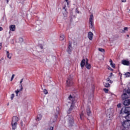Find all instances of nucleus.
Returning <instances> with one entry per match:
<instances>
[{"label":"nucleus","mask_w":130,"mask_h":130,"mask_svg":"<svg viewBox=\"0 0 130 130\" xmlns=\"http://www.w3.org/2000/svg\"><path fill=\"white\" fill-rule=\"evenodd\" d=\"M77 100H78V99L76 97L72 95L69 96L68 99V102L70 104V108L68 111V113H71V112L75 107V103L77 102Z\"/></svg>","instance_id":"obj_1"},{"label":"nucleus","mask_w":130,"mask_h":130,"mask_svg":"<svg viewBox=\"0 0 130 130\" xmlns=\"http://www.w3.org/2000/svg\"><path fill=\"white\" fill-rule=\"evenodd\" d=\"M125 117L126 121L122 122L121 130H128V128L130 127V114L126 116Z\"/></svg>","instance_id":"obj_2"},{"label":"nucleus","mask_w":130,"mask_h":130,"mask_svg":"<svg viewBox=\"0 0 130 130\" xmlns=\"http://www.w3.org/2000/svg\"><path fill=\"white\" fill-rule=\"evenodd\" d=\"M85 65L87 70H90L91 69V64L89 63V60H88L87 58L86 59H83L80 63L81 68H84Z\"/></svg>","instance_id":"obj_3"},{"label":"nucleus","mask_w":130,"mask_h":130,"mask_svg":"<svg viewBox=\"0 0 130 130\" xmlns=\"http://www.w3.org/2000/svg\"><path fill=\"white\" fill-rule=\"evenodd\" d=\"M130 97V90H124L123 94L121 95V98L123 100H125Z\"/></svg>","instance_id":"obj_4"},{"label":"nucleus","mask_w":130,"mask_h":130,"mask_svg":"<svg viewBox=\"0 0 130 130\" xmlns=\"http://www.w3.org/2000/svg\"><path fill=\"white\" fill-rule=\"evenodd\" d=\"M121 114H127L126 116H124V117L126 116H127L129 114H130V107H127L124 108V109H122L121 110L120 112Z\"/></svg>","instance_id":"obj_5"},{"label":"nucleus","mask_w":130,"mask_h":130,"mask_svg":"<svg viewBox=\"0 0 130 130\" xmlns=\"http://www.w3.org/2000/svg\"><path fill=\"white\" fill-rule=\"evenodd\" d=\"M73 76L70 75V77L68 78V80H67V86L68 87H71L73 86V84L74 83L73 82Z\"/></svg>","instance_id":"obj_6"},{"label":"nucleus","mask_w":130,"mask_h":130,"mask_svg":"<svg viewBox=\"0 0 130 130\" xmlns=\"http://www.w3.org/2000/svg\"><path fill=\"white\" fill-rule=\"evenodd\" d=\"M113 113H114V109H109L107 110V115L109 117V118H111L113 116Z\"/></svg>","instance_id":"obj_7"},{"label":"nucleus","mask_w":130,"mask_h":130,"mask_svg":"<svg viewBox=\"0 0 130 130\" xmlns=\"http://www.w3.org/2000/svg\"><path fill=\"white\" fill-rule=\"evenodd\" d=\"M93 20H94V17L93 16V14L90 15L89 18V28H93Z\"/></svg>","instance_id":"obj_8"},{"label":"nucleus","mask_w":130,"mask_h":130,"mask_svg":"<svg viewBox=\"0 0 130 130\" xmlns=\"http://www.w3.org/2000/svg\"><path fill=\"white\" fill-rule=\"evenodd\" d=\"M72 42H69V44L67 49V52H68L69 54H71V52H72Z\"/></svg>","instance_id":"obj_9"},{"label":"nucleus","mask_w":130,"mask_h":130,"mask_svg":"<svg viewBox=\"0 0 130 130\" xmlns=\"http://www.w3.org/2000/svg\"><path fill=\"white\" fill-rule=\"evenodd\" d=\"M19 121V118L17 116H14L12 118V122L13 123H18V121Z\"/></svg>","instance_id":"obj_10"},{"label":"nucleus","mask_w":130,"mask_h":130,"mask_svg":"<svg viewBox=\"0 0 130 130\" xmlns=\"http://www.w3.org/2000/svg\"><path fill=\"white\" fill-rule=\"evenodd\" d=\"M121 63L122 64H123V66H129L130 62L128 60H121Z\"/></svg>","instance_id":"obj_11"},{"label":"nucleus","mask_w":130,"mask_h":130,"mask_svg":"<svg viewBox=\"0 0 130 130\" xmlns=\"http://www.w3.org/2000/svg\"><path fill=\"white\" fill-rule=\"evenodd\" d=\"M88 38H89V40H93V32L90 31L88 34Z\"/></svg>","instance_id":"obj_12"},{"label":"nucleus","mask_w":130,"mask_h":130,"mask_svg":"<svg viewBox=\"0 0 130 130\" xmlns=\"http://www.w3.org/2000/svg\"><path fill=\"white\" fill-rule=\"evenodd\" d=\"M10 31H15L16 30V26L15 25H11L9 27Z\"/></svg>","instance_id":"obj_13"},{"label":"nucleus","mask_w":130,"mask_h":130,"mask_svg":"<svg viewBox=\"0 0 130 130\" xmlns=\"http://www.w3.org/2000/svg\"><path fill=\"white\" fill-rule=\"evenodd\" d=\"M129 104H130V100H125L123 103V105L125 106H128V105H129Z\"/></svg>","instance_id":"obj_14"},{"label":"nucleus","mask_w":130,"mask_h":130,"mask_svg":"<svg viewBox=\"0 0 130 130\" xmlns=\"http://www.w3.org/2000/svg\"><path fill=\"white\" fill-rule=\"evenodd\" d=\"M68 120H69L70 125L72 126L74 124V119L73 118H69Z\"/></svg>","instance_id":"obj_15"},{"label":"nucleus","mask_w":130,"mask_h":130,"mask_svg":"<svg viewBox=\"0 0 130 130\" xmlns=\"http://www.w3.org/2000/svg\"><path fill=\"white\" fill-rule=\"evenodd\" d=\"M12 129H16L17 128V125L18 123H11Z\"/></svg>","instance_id":"obj_16"},{"label":"nucleus","mask_w":130,"mask_h":130,"mask_svg":"<svg viewBox=\"0 0 130 130\" xmlns=\"http://www.w3.org/2000/svg\"><path fill=\"white\" fill-rule=\"evenodd\" d=\"M87 114L88 116L91 115V111L90 110V108H87L86 110Z\"/></svg>","instance_id":"obj_17"},{"label":"nucleus","mask_w":130,"mask_h":130,"mask_svg":"<svg viewBox=\"0 0 130 130\" xmlns=\"http://www.w3.org/2000/svg\"><path fill=\"white\" fill-rule=\"evenodd\" d=\"M7 57L8 58H9V59H11V58H12V55L11 54H10V53L9 52V51H7Z\"/></svg>","instance_id":"obj_18"},{"label":"nucleus","mask_w":130,"mask_h":130,"mask_svg":"<svg viewBox=\"0 0 130 130\" xmlns=\"http://www.w3.org/2000/svg\"><path fill=\"white\" fill-rule=\"evenodd\" d=\"M24 79H22L20 82V91H22L23 90V86H22V83L23 82Z\"/></svg>","instance_id":"obj_19"},{"label":"nucleus","mask_w":130,"mask_h":130,"mask_svg":"<svg viewBox=\"0 0 130 130\" xmlns=\"http://www.w3.org/2000/svg\"><path fill=\"white\" fill-rule=\"evenodd\" d=\"M128 28L127 27H125L123 29V30H122V33H125V32H127Z\"/></svg>","instance_id":"obj_20"},{"label":"nucleus","mask_w":130,"mask_h":130,"mask_svg":"<svg viewBox=\"0 0 130 130\" xmlns=\"http://www.w3.org/2000/svg\"><path fill=\"white\" fill-rule=\"evenodd\" d=\"M125 78H129L130 77V73L126 72L124 74Z\"/></svg>","instance_id":"obj_21"},{"label":"nucleus","mask_w":130,"mask_h":130,"mask_svg":"<svg viewBox=\"0 0 130 130\" xmlns=\"http://www.w3.org/2000/svg\"><path fill=\"white\" fill-rule=\"evenodd\" d=\"M41 118H42V114H39L37 116V120H41Z\"/></svg>","instance_id":"obj_22"},{"label":"nucleus","mask_w":130,"mask_h":130,"mask_svg":"<svg viewBox=\"0 0 130 130\" xmlns=\"http://www.w3.org/2000/svg\"><path fill=\"white\" fill-rule=\"evenodd\" d=\"M60 40H61V41H62V40H64V35H60Z\"/></svg>","instance_id":"obj_23"},{"label":"nucleus","mask_w":130,"mask_h":130,"mask_svg":"<svg viewBox=\"0 0 130 130\" xmlns=\"http://www.w3.org/2000/svg\"><path fill=\"white\" fill-rule=\"evenodd\" d=\"M104 85L106 88H108V87H110V84L109 83H104Z\"/></svg>","instance_id":"obj_24"},{"label":"nucleus","mask_w":130,"mask_h":130,"mask_svg":"<svg viewBox=\"0 0 130 130\" xmlns=\"http://www.w3.org/2000/svg\"><path fill=\"white\" fill-rule=\"evenodd\" d=\"M80 117L81 119H83V118H84V112H82V113L80 114Z\"/></svg>","instance_id":"obj_25"},{"label":"nucleus","mask_w":130,"mask_h":130,"mask_svg":"<svg viewBox=\"0 0 130 130\" xmlns=\"http://www.w3.org/2000/svg\"><path fill=\"white\" fill-rule=\"evenodd\" d=\"M98 50L99 51H101V52H105V50H104V49L99 48Z\"/></svg>","instance_id":"obj_26"},{"label":"nucleus","mask_w":130,"mask_h":130,"mask_svg":"<svg viewBox=\"0 0 130 130\" xmlns=\"http://www.w3.org/2000/svg\"><path fill=\"white\" fill-rule=\"evenodd\" d=\"M21 89L19 90V89H17V90L15 91V93L16 94V96H18V93H20V92H21Z\"/></svg>","instance_id":"obj_27"},{"label":"nucleus","mask_w":130,"mask_h":130,"mask_svg":"<svg viewBox=\"0 0 130 130\" xmlns=\"http://www.w3.org/2000/svg\"><path fill=\"white\" fill-rule=\"evenodd\" d=\"M107 82H109V83H112V81L110 80V78H109V77H108L107 79H106Z\"/></svg>","instance_id":"obj_28"},{"label":"nucleus","mask_w":130,"mask_h":130,"mask_svg":"<svg viewBox=\"0 0 130 130\" xmlns=\"http://www.w3.org/2000/svg\"><path fill=\"white\" fill-rule=\"evenodd\" d=\"M14 97H15V94L14 93L12 94L11 97V100H13V99H14Z\"/></svg>","instance_id":"obj_29"},{"label":"nucleus","mask_w":130,"mask_h":130,"mask_svg":"<svg viewBox=\"0 0 130 130\" xmlns=\"http://www.w3.org/2000/svg\"><path fill=\"white\" fill-rule=\"evenodd\" d=\"M112 68H113L114 69L115 68V64L112 63V64H110Z\"/></svg>","instance_id":"obj_30"},{"label":"nucleus","mask_w":130,"mask_h":130,"mask_svg":"<svg viewBox=\"0 0 130 130\" xmlns=\"http://www.w3.org/2000/svg\"><path fill=\"white\" fill-rule=\"evenodd\" d=\"M14 78H15V75L14 74L12 75V76L11 79V81H12L13 80H14Z\"/></svg>","instance_id":"obj_31"},{"label":"nucleus","mask_w":130,"mask_h":130,"mask_svg":"<svg viewBox=\"0 0 130 130\" xmlns=\"http://www.w3.org/2000/svg\"><path fill=\"white\" fill-rule=\"evenodd\" d=\"M104 91H105V93H108V89L104 88Z\"/></svg>","instance_id":"obj_32"},{"label":"nucleus","mask_w":130,"mask_h":130,"mask_svg":"<svg viewBox=\"0 0 130 130\" xmlns=\"http://www.w3.org/2000/svg\"><path fill=\"white\" fill-rule=\"evenodd\" d=\"M44 94H48V92H47V90L44 89Z\"/></svg>","instance_id":"obj_33"},{"label":"nucleus","mask_w":130,"mask_h":130,"mask_svg":"<svg viewBox=\"0 0 130 130\" xmlns=\"http://www.w3.org/2000/svg\"><path fill=\"white\" fill-rule=\"evenodd\" d=\"M23 38H19L20 42H23Z\"/></svg>","instance_id":"obj_34"},{"label":"nucleus","mask_w":130,"mask_h":130,"mask_svg":"<svg viewBox=\"0 0 130 130\" xmlns=\"http://www.w3.org/2000/svg\"><path fill=\"white\" fill-rule=\"evenodd\" d=\"M56 110H57L56 114H58V111H59V108H56Z\"/></svg>","instance_id":"obj_35"},{"label":"nucleus","mask_w":130,"mask_h":130,"mask_svg":"<svg viewBox=\"0 0 130 130\" xmlns=\"http://www.w3.org/2000/svg\"><path fill=\"white\" fill-rule=\"evenodd\" d=\"M120 106H121V104H119L117 105L118 108H120Z\"/></svg>","instance_id":"obj_36"},{"label":"nucleus","mask_w":130,"mask_h":130,"mask_svg":"<svg viewBox=\"0 0 130 130\" xmlns=\"http://www.w3.org/2000/svg\"><path fill=\"white\" fill-rule=\"evenodd\" d=\"M48 130H53V127H50Z\"/></svg>","instance_id":"obj_37"},{"label":"nucleus","mask_w":130,"mask_h":130,"mask_svg":"<svg viewBox=\"0 0 130 130\" xmlns=\"http://www.w3.org/2000/svg\"><path fill=\"white\" fill-rule=\"evenodd\" d=\"M110 64H112V63H113V62H112V60L111 59H110Z\"/></svg>","instance_id":"obj_38"},{"label":"nucleus","mask_w":130,"mask_h":130,"mask_svg":"<svg viewBox=\"0 0 130 130\" xmlns=\"http://www.w3.org/2000/svg\"><path fill=\"white\" fill-rule=\"evenodd\" d=\"M126 2V0H122V3H125Z\"/></svg>","instance_id":"obj_39"},{"label":"nucleus","mask_w":130,"mask_h":130,"mask_svg":"<svg viewBox=\"0 0 130 130\" xmlns=\"http://www.w3.org/2000/svg\"><path fill=\"white\" fill-rule=\"evenodd\" d=\"M0 31H3V27H0Z\"/></svg>","instance_id":"obj_40"},{"label":"nucleus","mask_w":130,"mask_h":130,"mask_svg":"<svg viewBox=\"0 0 130 130\" xmlns=\"http://www.w3.org/2000/svg\"><path fill=\"white\" fill-rule=\"evenodd\" d=\"M20 123H21V126H23V121H21Z\"/></svg>","instance_id":"obj_41"},{"label":"nucleus","mask_w":130,"mask_h":130,"mask_svg":"<svg viewBox=\"0 0 130 130\" xmlns=\"http://www.w3.org/2000/svg\"><path fill=\"white\" fill-rule=\"evenodd\" d=\"M76 13H77V14H80V12L79 11H76Z\"/></svg>","instance_id":"obj_42"},{"label":"nucleus","mask_w":130,"mask_h":130,"mask_svg":"<svg viewBox=\"0 0 130 130\" xmlns=\"http://www.w3.org/2000/svg\"><path fill=\"white\" fill-rule=\"evenodd\" d=\"M40 48H41V49H42L43 48V46H40Z\"/></svg>","instance_id":"obj_43"},{"label":"nucleus","mask_w":130,"mask_h":130,"mask_svg":"<svg viewBox=\"0 0 130 130\" xmlns=\"http://www.w3.org/2000/svg\"><path fill=\"white\" fill-rule=\"evenodd\" d=\"M2 48V45L0 44V49Z\"/></svg>","instance_id":"obj_44"},{"label":"nucleus","mask_w":130,"mask_h":130,"mask_svg":"<svg viewBox=\"0 0 130 130\" xmlns=\"http://www.w3.org/2000/svg\"><path fill=\"white\" fill-rule=\"evenodd\" d=\"M111 76H112V73H111Z\"/></svg>","instance_id":"obj_45"},{"label":"nucleus","mask_w":130,"mask_h":130,"mask_svg":"<svg viewBox=\"0 0 130 130\" xmlns=\"http://www.w3.org/2000/svg\"><path fill=\"white\" fill-rule=\"evenodd\" d=\"M7 3H8V2H9V0H7Z\"/></svg>","instance_id":"obj_46"},{"label":"nucleus","mask_w":130,"mask_h":130,"mask_svg":"<svg viewBox=\"0 0 130 130\" xmlns=\"http://www.w3.org/2000/svg\"><path fill=\"white\" fill-rule=\"evenodd\" d=\"M127 37H129L128 35H127Z\"/></svg>","instance_id":"obj_47"},{"label":"nucleus","mask_w":130,"mask_h":130,"mask_svg":"<svg viewBox=\"0 0 130 130\" xmlns=\"http://www.w3.org/2000/svg\"><path fill=\"white\" fill-rule=\"evenodd\" d=\"M66 2H68V0H66Z\"/></svg>","instance_id":"obj_48"},{"label":"nucleus","mask_w":130,"mask_h":130,"mask_svg":"<svg viewBox=\"0 0 130 130\" xmlns=\"http://www.w3.org/2000/svg\"><path fill=\"white\" fill-rule=\"evenodd\" d=\"M64 16H65V17H66L67 15H65Z\"/></svg>","instance_id":"obj_49"},{"label":"nucleus","mask_w":130,"mask_h":130,"mask_svg":"<svg viewBox=\"0 0 130 130\" xmlns=\"http://www.w3.org/2000/svg\"><path fill=\"white\" fill-rule=\"evenodd\" d=\"M9 105V104H8V105Z\"/></svg>","instance_id":"obj_50"}]
</instances>
